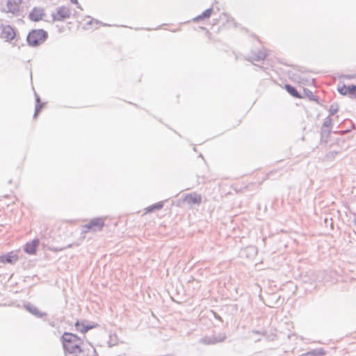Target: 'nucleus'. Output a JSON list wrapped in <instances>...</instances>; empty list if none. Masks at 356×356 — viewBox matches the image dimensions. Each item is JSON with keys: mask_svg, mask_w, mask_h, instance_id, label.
Instances as JSON below:
<instances>
[{"mask_svg": "<svg viewBox=\"0 0 356 356\" xmlns=\"http://www.w3.org/2000/svg\"><path fill=\"white\" fill-rule=\"evenodd\" d=\"M213 12V8H209L205 10L201 15H199L193 19V22H197L205 19H208L211 17Z\"/></svg>", "mask_w": 356, "mask_h": 356, "instance_id": "15", "label": "nucleus"}, {"mask_svg": "<svg viewBox=\"0 0 356 356\" xmlns=\"http://www.w3.org/2000/svg\"><path fill=\"white\" fill-rule=\"evenodd\" d=\"M353 215L355 216V217L353 219V222H354L355 225H356V213H353Z\"/></svg>", "mask_w": 356, "mask_h": 356, "instance_id": "31", "label": "nucleus"}, {"mask_svg": "<svg viewBox=\"0 0 356 356\" xmlns=\"http://www.w3.org/2000/svg\"><path fill=\"white\" fill-rule=\"evenodd\" d=\"M268 56L264 47L252 49L249 55L245 56V60L253 63L254 61L264 60Z\"/></svg>", "mask_w": 356, "mask_h": 356, "instance_id": "5", "label": "nucleus"}, {"mask_svg": "<svg viewBox=\"0 0 356 356\" xmlns=\"http://www.w3.org/2000/svg\"><path fill=\"white\" fill-rule=\"evenodd\" d=\"M286 90L293 97L302 98V96L298 92L297 89L290 84H286L284 86Z\"/></svg>", "mask_w": 356, "mask_h": 356, "instance_id": "17", "label": "nucleus"}, {"mask_svg": "<svg viewBox=\"0 0 356 356\" xmlns=\"http://www.w3.org/2000/svg\"><path fill=\"white\" fill-rule=\"evenodd\" d=\"M163 202L161 201L147 208V212H152L155 210H160L163 207Z\"/></svg>", "mask_w": 356, "mask_h": 356, "instance_id": "20", "label": "nucleus"}, {"mask_svg": "<svg viewBox=\"0 0 356 356\" xmlns=\"http://www.w3.org/2000/svg\"><path fill=\"white\" fill-rule=\"evenodd\" d=\"M348 95L356 97V85H350L348 86Z\"/></svg>", "mask_w": 356, "mask_h": 356, "instance_id": "25", "label": "nucleus"}, {"mask_svg": "<svg viewBox=\"0 0 356 356\" xmlns=\"http://www.w3.org/2000/svg\"><path fill=\"white\" fill-rule=\"evenodd\" d=\"M24 307L29 313L33 314L37 318H42L43 316H45L47 314L45 312H40L39 309L33 304L31 302H25L24 304Z\"/></svg>", "mask_w": 356, "mask_h": 356, "instance_id": "13", "label": "nucleus"}, {"mask_svg": "<svg viewBox=\"0 0 356 356\" xmlns=\"http://www.w3.org/2000/svg\"><path fill=\"white\" fill-rule=\"evenodd\" d=\"M337 90L339 94L341 95H348V86H346V85H343L341 87H339Z\"/></svg>", "mask_w": 356, "mask_h": 356, "instance_id": "27", "label": "nucleus"}, {"mask_svg": "<svg viewBox=\"0 0 356 356\" xmlns=\"http://www.w3.org/2000/svg\"><path fill=\"white\" fill-rule=\"evenodd\" d=\"M339 111V106L337 104H332L330 105V109H329V113H330V115H334V114H336L337 113V111Z\"/></svg>", "mask_w": 356, "mask_h": 356, "instance_id": "26", "label": "nucleus"}, {"mask_svg": "<svg viewBox=\"0 0 356 356\" xmlns=\"http://www.w3.org/2000/svg\"><path fill=\"white\" fill-rule=\"evenodd\" d=\"M40 241L38 238H34L31 241L27 242L24 248V250L28 254H34L37 251Z\"/></svg>", "mask_w": 356, "mask_h": 356, "instance_id": "11", "label": "nucleus"}, {"mask_svg": "<svg viewBox=\"0 0 356 356\" xmlns=\"http://www.w3.org/2000/svg\"><path fill=\"white\" fill-rule=\"evenodd\" d=\"M65 248H60V249H56V251H61L63 250H64Z\"/></svg>", "mask_w": 356, "mask_h": 356, "instance_id": "33", "label": "nucleus"}, {"mask_svg": "<svg viewBox=\"0 0 356 356\" xmlns=\"http://www.w3.org/2000/svg\"><path fill=\"white\" fill-rule=\"evenodd\" d=\"M0 29L1 38L5 39L6 42H10L16 38L15 31L11 26L1 24Z\"/></svg>", "mask_w": 356, "mask_h": 356, "instance_id": "7", "label": "nucleus"}, {"mask_svg": "<svg viewBox=\"0 0 356 356\" xmlns=\"http://www.w3.org/2000/svg\"><path fill=\"white\" fill-rule=\"evenodd\" d=\"M48 38V33L44 29H33L27 35L26 41L30 47H35L44 43Z\"/></svg>", "mask_w": 356, "mask_h": 356, "instance_id": "2", "label": "nucleus"}, {"mask_svg": "<svg viewBox=\"0 0 356 356\" xmlns=\"http://www.w3.org/2000/svg\"><path fill=\"white\" fill-rule=\"evenodd\" d=\"M252 333H254V334H259V335H262V336H264L266 335V332L264 330H253L252 331Z\"/></svg>", "mask_w": 356, "mask_h": 356, "instance_id": "28", "label": "nucleus"}, {"mask_svg": "<svg viewBox=\"0 0 356 356\" xmlns=\"http://www.w3.org/2000/svg\"><path fill=\"white\" fill-rule=\"evenodd\" d=\"M35 112L33 114L34 118H35L38 115L43 105L44 104V103H41L40 97L36 92H35Z\"/></svg>", "mask_w": 356, "mask_h": 356, "instance_id": "16", "label": "nucleus"}, {"mask_svg": "<svg viewBox=\"0 0 356 356\" xmlns=\"http://www.w3.org/2000/svg\"><path fill=\"white\" fill-rule=\"evenodd\" d=\"M257 66V65H255ZM258 67H259V69H261V70L263 71H266L267 70V68H266L264 66H259V65H257Z\"/></svg>", "mask_w": 356, "mask_h": 356, "instance_id": "30", "label": "nucleus"}, {"mask_svg": "<svg viewBox=\"0 0 356 356\" xmlns=\"http://www.w3.org/2000/svg\"><path fill=\"white\" fill-rule=\"evenodd\" d=\"M104 220L105 218L103 217H98L91 219L88 223L82 226L81 232L86 234L89 231H101L105 225Z\"/></svg>", "mask_w": 356, "mask_h": 356, "instance_id": "3", "label": "nucleus"}, {"mask_svg": "<svg viewBox=\"0 0 356 356\" xmlns=\"http://www.w3.org/2000/svg\"><path fill=\"white\" fill-rule=\"evenodd\" d=\"M22 3V0H8L6 3L7 13H10L15 15H18Z\"/></svg>", "mask_w": 356, "mask_h": 356, "instance_id": "9", "label": "nucleus"}, {"mask_svg": "<svg viewBox=\"0 0 356 356\" xmlns=\"http://www.w3.org/2000/svg\"><path fill=\"white\" fill-rule=\"evenodd\" d=\"M98 325L97 324H85L83 322H79V321H77L76 323H75V327H76V330L81 332V333L83 334H85L86 333L88 330L92 329V328H95L96 327H97Z\"/></svg>", "mask_w": 356, "mask_h": 356, "instance_id": "14", "label": "nucleus"}, {"mask_svg": "<svg viewBox=\"0 0 356 356\" xmlns=\"http://www.w3.org/2000/svg\"><path fill=\"white\" fill-rule=\"evenodd\" d=\"M183 200L188 204H200L202 202V197L196 193H191L185 195Z\"/></svg>", "mask_w": 356, "mask_h": 356, "instance_id": "12", "label": "nucleus"}, {"mask_svg": "<svg viewBox=\"0 0 356 356\" xmlns=\"http://www.w3.org/2000/svg\"><path fill=\"white\" fill-rule=\"evenodd\" d=\"M331 132V129L321 128V141L323 143H327V137L329 136Z\"/></svg>", "mask_w": 356, "mask_h": 356, "instance_id": "19", "label": "nucleus"}, {"mask_svg": "<svg viewBox=\"0 0 356 356\" xmlns=\"http://www.w3.org/2000/svg\"><path fill=\"white\" fill-rule=\"evenodd\" d=\"M325 353L323 348H319L308 351L305 354V356H324Z\"/></svg>", "mask_w": 356, "mask_h": 356, "instance_id": "18", "label": "nucleus"}, {"mask_svg": "<svg viewBox=\"0 0 356 356\" xmlns=\"http://www.w3.org/2000/svg\"><path fill=\"white\" fill-rule=\"evenodd\" d=\"M355 78H356V74L355 75Z\"/></svg>", "mask_w": 356, "mask_h": 356, "instance_id": "36", "label": "nucleus"}, {"mask_svg": "<svg viewBox=\"0 0 356 356\" xmlns=\"http://www.w3.org/2000/svg\"><path fill=\"white\" fill-rule=\"evenodd\" d=\"M86 24L87 25L95 24L96 26H95V29H97L98 28V25L99 24H101L102 26H110L109 24H104V23L101 22H99V20L95 19L93 18H91V19L88 22H87Z\"/></svg>", "mask_w": 356, "mask_h": 356, "instance_id": "23", "label": "nucleus"}, {"mask_svg": "<svg viewBox=\"0 0 356 356\" xmlns=\"http://www.w3.org/2000/svg\"><path fill=\"white\" fill-rule=\"evenodd\" d=\"M289 74V78L292 80V81H297V82H301V78L300 76V75L297 73H295L292 71H289L288 72Z\"/></svg>", "mask_w": 356, "mask_h": 356, "instance_id": "22", "label": "nucleus"}, {"mask_svg": "<svg viewBox=\"0 0 356 356\" xmlns=\"http://www.w3.org/2000/svg\"><path fill=\"white\" fill-rule=\"evenodd\" d=\"M65 355L70 356H96L97 353L94 346L88 342H85L75 334L65 332L60 337Z\"/></svg>", "mask_w": 356, "mask_h": 356, "instance_id": "1", "label": "nucleus"}, {"mask_svg": "<svg viewBox=\"0 0 356 356\" xmlns=\"http://www.w3.org/2000/svg\"><path fill=\"white\" fill-rule=\"evenodd\" d=\"M227 335L225 332H213L211 334L205 335L200 339L199 342L204 345H215L225 340Z\"/></svg>", "mask_w": 356, "mask_h": 356, "instance_id": "4", "label": "nucleus"}, {"mask_svg": "<svg viewBox=\"0 0 356 356\" xmlns=\"http://www.w3.org/2000/svg\"><path fill=\"white\" fill-rule=\"evenodd\" d=\"M332 120L330 116L325 118L322 128L331 129Z\"/></svg>", "mask_w": 356, "mask_h": 356, "instance_id": "24", "label": "nucleus"}, {"mask_svg": "<svg viewBox=\"0 0 356 356\" xmlns=\"http://www.w3.org/2000/svg\"><path fill=\"white\" fill-rule=\"evenodd\" d=\"M72 246V244H69L66 248H71Z\"/></svg>", "mask_w": 356, "mask_h": 356, "instance_id": "34", "label": "nucleus"}, {"mask_svg": "<svg viewBox=\"0 0 356 356\" xmlns=\"http://www.w3.org/2000/svg\"><path fill=\"white\" fill-rule=\"evenodd\" d=\"M215 317L219 320H221V318L219 316H217L216 314H215Z\"/></svg>", "mask_w": 356, "mask_h": 356, "instance_id": "32", "label": "nucleus"}, {"mask_svg": "<svg viewBox=\"0 0 356 356\" xmlns=\"http://www.w3.org/2000/svg\"><path fill=\"white\" fill-rule=\"evenodd\" d=\"M19 260L18 255L13 251L0 256V263L15 264Z\"/></svg>", "mask_w": 356, "mask_h": 356, "instance_id": "8", "label": "nucleus"}, {"mask_svg": "<svg viewBox=\"0 0 356 356\" xmlns=\"http://www.w3.org/2000/svg\"><path fill=\"white\" fill-rule=\"evenodd\" d=\"M71 12L70 9L65 6H60L57 8L56 13L51 14L53 22H62L70 17Z\"/></svg>", "mask_w": 356, "mask_h": 356, "instance_id": "6", "label": "nucleus"}, {"mask_svg": "<svg viewBox=\"0 0 356 356\" xmlns=\"http://www.w3.org/2000/svg\"><path fill=\"white\" fill-rule=\"evenodd\" d=\"M303 91H304V95L305 96H307L309 100H312V101H315V102L318 101L316 96L313 94V92L310 90H309L307 88H304Z\"/></svg>", "mask_w": 356, "mask_h": 356, "instance_id": "21", "label": "nucleus"}, {"mask_svg": "<svg viewBox=\"0 0 356 356\" xmlns=\"http://www.w3.org/2000/svg\"><path fill=\"white\" fill-rule=\"evenodd\" d=\"M72 3L77 5V8L81 9V6L79 4L78 0H70Z\"/></svg>", "mask_w": 356, "mask_h": 356, "instance_id": "29", "label": "nucleus"}, {"mask_svg": "<svg viewBox=\"0 0 356 356\" xmlns=\"http://www.w3.org/2000/svg\"><path fill=\"white\" fill-rule=\"evenodd\" d=\"M44 15L43 8L34 7L29 14V18L33 22H39L42 19Z\"/></svg>", "mask_w": 356, "mask_h": 356, "instance_id": "10", "label": "nucleus"}, {"mask_svg": "<svg viewBox=\"0 0 356 356\" xmlns=\"http://www.w3.org/2000/svg\"><path fill=\"white\" fill-rule=\"evenodd\" d=\"M260 339H257L255 341H259Z\"/></svg>", "mask_w": 356, "mask_h": 356, "instance_id": "35", "label": "nucleus"}]
</instances>
